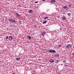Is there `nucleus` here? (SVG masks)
Segmentation results:
<instances>
[{"label":"nucleus","instance_id":"f257e3e1","mask_svg":"<svg viewBox=\"0 0 74 74\" xmlns=\"http://www.w3.org/2000/svg\"><path fill=\"white\" fill-rule=\"evenodd\" d=\"M49 53H56V51L55 50H49Z\"/></svg>","mask_w":74,"mask_h":74},{"label":"nucleus","instance_id":"f03ea898","mask_svg":"<svg viewBox=\"0 0 74 74\" xmlns=\"http://www.w3.org/2000/svg\"><path fill=\"white\" fill-rule=\"evenodd\" d=\"M9 21H10V22H11L12 23L14 22V20H13V19H9Z\"/></svg>","mask_w":74,"mask_h":74},{"label":"nucleus","instance_id":"7ed1b4c3","mask_svg":"<svg viewBox=\"0 0 74 74\" xmlns=\"http://www.w3.org/2000/svg\"><path fill=\"white\" fill-rule=\"evenodd\" d=\"M71 47V46H70L69 45H66V48L67 49V48H70Z\"/></svg>","mask_w":74,"mask_h":74},{"label":"nucleus","instance_id":"20e7f679","mask_svg":"<svg viewBox=\"0 0 74 74\" xmlns=\"http://www.w3.org/2000/svg\"><path fill=\"white\" fill-rule=\"evenodd\" d=\"M62 8L64 9H66V8H67V5H65Z\"/></svg>","mask_w":74,"mask_h":74},{"label":"nucleus","instance_id":"39448f33","mask_svg":"<svg viewBox=\"0 0 74 74\" xmlns=\"http://www.w3.org/2000/svg\"><path fill=\"white\" fill-rule=\"evenodd\" d=\"M50 62H51V63H53V62H54V60L53 59L51 60H50Z\"/></svg>","mask_w":74,"mask_h":74},{"label":"nucleus","instance_id":"423d86ee","mask_svg":"<svg viewBox=\"0 0 74 74\" xmlns=\"http://www.w3.org/2000/svg\"><path fill=\"white\" fill-rule=\"evenodd\" d=\"M54 56H56V57H59V55L58 54H56L54 55Z\"/></svg>","mask_w":74,"mask_h":74},{"label":"nucleus","instance_id":"0eeeda50","mask_svg":"<svg viewBox=\"0 0 74 74\" xmlns=\"http://www.w3.org/2000/svg\"><path fill=\"white\" fill-rule=\"evenodd\" d=\"M45 34V32H43L42 34V36H44V34Z\"/></svg>","mask_w":74,"mask_h":74},{"label":"nucleus","instance_id":"6e6552de","mask_svg":"<svg viewBox=\"0 0 74 74\" xmlns=\"http://www.w3.org/2000/svg\"><path fill=\"white\" fill-rule=\"evenodd\" d=\"M27 37L29 39V40H31V39H32V38H31V37H30V36H27Z\"/></svg>","mask_w":74,"mask_h":74},{"label":"nucleus","instance_id":"1a4fd4ad","mask_svg":"<svg viewBox=\"0 0 74 74\" xmlns=\"http://www.w3.org/2000/svg\"><path fill=\"white\" fill-rule=\"evenodd\" d=\"M9 38L10 40H12V36H10Z\"/></svg>","mask_w":74,"mask_h":74},{"label":"nucleus","instance_id":"9d476101","mask_svg":"<svg viewBox=\"0 0 74 74\" xmlns=\"http://www.w3.org/2000/svg\"><path fill=\"white\" fill-rule=\"evenodd\" d=\"M62 20H65L66 19V17L64 16L62 18Z\"/></svg>","mask_w":74,"mask_h":74},{"label":"nucleus","instance_id":"9b49d317","mask_svg":"<svg viewBox=\"0 0 74 74\" xmlns=\"http://www.w3.org/2000/svg\"><path fill=\"white\" fill-rule=\"evenodd\" d=\"M49 18V17H45L44 18V19H48Z\"/></svg>","mask_w":74,"mask_h":74},{"label":"nucleus","instance_id":"f8f14e48","mask_svg":"<svg viewBox=\"0 0 74 74\" xmlns=\"http://www.w3.org/2000/svg\"><path fill=\"white\" fill-rule=\"evenodd\" d=\"M46 22H47V21H44L43 22V24H44V23H46Z\"/></svg>","mask_w":74,"mask_h":74},{"label":"nucleus","instance_id":"ddd939ff","mask_svg":"<svg viewBox=\"0 0 74 74\" xmlns=\"http://www.w3.org/2000/svg\"><path fill=\"white\" fill-rule=\"evenodd\" d=\"M33 12V10H30L29 11V12L32 13Z\"/></svg>","mask_w":74,"mask_h":74},{"label":"nucleus","instance_id":"4468645a","mask_svg":"<svg viewBox=\"0 0 74 74\" xmlns=\"http://www.w3.org/2000/svg\"><path fill=\"white\" fill-rule=\"evenodd\" d=\"M67 15L68 16H70L71 15V13H68Z\"/></svg>","mask_w":74,"mask_h":74},{"label":"nucleus","instance_id":"2eb2a0df","mask_svg":"<svg viewBox=\"0 0 74 74\" xmlns=\"http://www.w3.org/2000/svg\"><path fill=\"white\" fill-rule=\"evenodd\" d=\"M16 60H20V58H16Z\"/></svg>","mask_w":74,"mask_h":74},{"label":"nucleus","instance_id":"dca6fc26","mask_svg":"<svg viewBox=\"0 0 74 74\" xmlns=\"http://www.w3.org/2000/svg\"><path fill=\"white\" fill-rule=\"evenodd\" d=\"M17 16H18V17H19V16H20V15H19V14H17Z\"/></svg>","mask_w":74,"mask_h":74},{"label":"nucleus","instance_id":"f3484780","mask_svg":"<svg viewBox=\"0 0 74 74\" xmlns=\"http://www.w3.org/2000/svg\"><path fill=\"white\" fill-rule=\"evenodd\" d=\"M53 3H55V2H56V1L55 0H53Z\"/></svg>","mask_w":74,"mask_h":74},{"label":"nucleus","instance_id":"a211bd4d","mask_svg":"<svg viewBox=\"0 0 74 74\" xmlns=\"http://www.w3.org/2000/svg\"><path fill=\"white\" fill-rule=\"evenodd\" d=\"M38 3V1H36L35 2V3Z\"/></svg>","mask_w":74,"mask_h":74},{"label":"nucleus","instance_id":"6ab92c4d","mask_svg":"<svg viewBox=\"0 0 74 74\" xmlns=\"http://www.w3.org/2000/svg\"><path fill=\"white\" fill-rule=\"evenodd\" d=\"M8 36H7L6 37V39H8Z\"/></svg>","mask_w":74,"mask_h":74},{"label":"nucleus","instance_id":"aec40b11","mask_svg":"<svg viewBox=\"0 0 74 74\" xmlns=\"http://www.w3.org/2000/svg\"><path fill=\"white\" fill-rule=\"evenodd\" d=\"M71 7V5L70 4V5H69V7Z\"/></svg>","mask_w":74,"mask_h":74},{"label":"nucleus","instance_id":"412c9836","mask_svg":"<svg viewBox=\"0 0 74 74\" xmlns=\"http://www.w3.org/2000/svg\"><path fill=\"white\" fill-rule=\"evenodd\" d=\"M59 62V60H57V61H56V62L57 63H58V62Z\"/></svg>","mask_w":74,"mask_h":74},{"label":"nucleus","instance_id":"4be33fe9","mask_svg":"<svg viewBox=\"0 0 74 74\" xmlns=\"http://www.w3.org/2000/svg\"><path fill=\"white\" fill-rule=\"evenodd\" d=\"M73 56H74V52H73L72 53Z\"/></svg>","mask_w":74,"mask_h":74},{"label":"nucleus","instance_id":"5701e85b","mask_svg":"<svg viewBox=\"0 0 74 74\" xmlns=\"http://www.w3.org/2000/svg\"><path fill=\"white\" fill-rule=\"evenodd\" d=\"M53 0H51V3H53Z\"/></svg>","mask_w":74,"mask_h":74},{"label":"nucleus","instance_id":"b1692460","mask_svg":"<svg viewBox=\"0 0 74 74\" xmlns=\"http://www.w3.org/2000/svg\"><path fill=\"white\" fill-rule=\"evenodd\" d=\"M63 62H66V61L64 60L63 61Z\"/></svg>","mask_w":74,"mask_h":74},{"label":"nucleus","instance_id":"393cba45","mask_svg":"<svg viewBox=\"0 0 74 74\" xmlns=\"http://www.w3.org/2000/svg\"><path fill=\"white\" fill-rule=\"evenodd\" d=\"M13 21H14V22H15V20H13Z\"/></svg>","mask_w":74,"mask_h":74},{"label":"nucleus","instance_id":"a878e982","mask_svg":"<svg viewBox=\"0 0 74 74\" xmlns=\"http://www.w3.org/2000/svg\"><path fill=\"white\" fill-rule=\"evenodd\" d=\"M61 46H62V45H60L59 46V47H61Z\"/></svg>","mask_w":74,"mask_h":74},{"label":"nucleus","instance_id":"bb28decb","mask_svg":"<svg viewBox=\"0 0 74 74\" xmlns=\"http://www.w3.org/2000/svg\"><path fill=\"white\" fill-rule=\"evenodd\" d=\"M42 0V1H45V0Z\"/></svg>","mask_w":74,"mask_h":74},{"label":"nucleus","instance_id":"cd10ccee","mask_svg":"<svg viewBox=\"0 0 74 74\" xmlns=\"http://www.w3.org/2000/svg\"><path fill=\"white\" fill-rule=\"evenodd\" d=\"M60 30H62V28H60Z\"/></svg>","mask_w":74,"mask_h":74},{"label":"nucleus","instance_id":"c85d7f7f","mask_svg":"<svg viewBox=\"0 0 74 74\" xmlns=\"http://www.w3.org/2000/svg\"><path fill=\"white\" fill-rule=\"evenodd\" d=\"M32 74H35V73H32Z\"/></svg>","mask_w":74,"mask_h":74}]
</instances>
